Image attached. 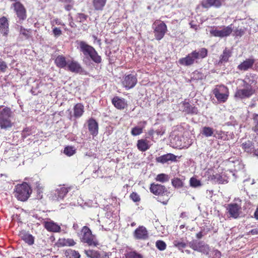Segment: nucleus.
I'll use <instances>...</instances> for the list:
<instances>
[{
	"mask_svg": "<svg viewBox=\"0 0 258 258\" xmlns=\"http://www.w3.org/2000/svg\"><path fill=\"white\" fill-rule=\"evenodd\" d=\"M190 185L194 188L199 187L202 186L201 182L195 177H191L189 180Z\"/></svg>",
	"mask_w": 258,
	"mask_h": 258,
	"instance_id": "a19ab883",
	"label": "nucleus"
},
{
	"mask_svg": "<svg viewBox=\"0 0 258 258\" xmlns=\"http://www.w3.org/2000/svg\"><path fill=\"white\" fill-rule=\"evenodd\" d=\"M233 30L232 25L224 27L222 29H213L210 31V34L215 37H225L230 35Z\"/></svg>",
	"mask_w": 258,
	"mask_h": 258,
	"instance_id": "9d476101",
	"label": "nucleus"
},
{
	"mask_svg": "<svg viewBox=\"0 0 258 258\" xmlns=\"http://www.w3.org/2000/svg\"><path fill=\"white\" fill-rule=\"evenodd\" d=\"M19 32L20 34L23 35L26 39H28L31 36V31L30 29H25L22 26H20Z\"/></svg>",
	"mask_w": 258,
	"mask_h": 258,
	"instance_id": "4c0bfd02",
	"label": "nucleus"
},
{
	"mask_svg": "<svg viewBox=\"0 0 258 258\" xmlns=\"http://www.w3.org/2000/svg\"><path fill=\"white\" fill-rule=\"evenodd\" d=\"M73 227L75 229H76L78 227V225L77 224H74Z\"/></svg>",
	"mask_w": 258,
	"mask_h": 258,
	"instance_id": "69168bd1",
	"label": "nucleus"
},
{
	"mask_svg": "<svg viewBox=\"0 0 258 258\" xmlns=\"http://www.w3.org/2000/svg\"><path fill=\"white\" fill-rule=\"evenodd\" d=\"M62 2L67 3V4H73L74 3L73 0H62Z\"/></svg>",
	"mask_w": 258,
	"mask_h": 258,
	"instance_id": "052dcab7",
	"label": "nucleus"
},
{
	"mask_svg": "<svg viewBox=\"0 0 258 258\" xmlns=\"http://www.w3.org/2000/svg\"><path fill=\"white\" fill-rule=\"evenodd\" d=\"M240 209L241 207L236 203L228 204L226 208L229 217L234 219H236L239 217Z\"/></svg>",
	"mask_w": 258,
	"mask_h": 258,
	"instance_id": "ddd939ff",
	"label": "nucleus"
},
{
	"mask_svg": "<svg viewBox=\"0 0 258 258\" xmlns=\"http://www.w3.org/2000/svg\"><path fill=\"white\" fill-rule=\"evenodd\" d=\"M177 156L171 153L164 154L156 158V162L162 164L168 162H175L177 161Z\"/></svg>",
	"mask_w": 258,
	"mask_h": 258,
	"instance_id": "dca6fc26",
	"label": "nucleus"
},
{
	"mask_svg": "<svg viewBox=\"0 0 258 258\" xmlns=\"http://www.w3.org/2000/svg\"><path fill=\"white\" fill-rule=\"evenodd\" d=\"M216 254L217 255V256H220L221 255V253L220 251L217 250L216 252Z\"/></svg>",
	"mask_w": 258,
	"mask_h": 258,
	"instance_id": "0e129e2a",
	"label": "nucleus"
},
{
	"mask_svg": "<svg viewBox=\"0 0 258 258\" xmlns=\"http://www.w3.org/2000/svg\"><path fill=\"white\" fill-rule=\"evenodd\" d=\"M76 244L75 241L71 238H59L57 242L58 247L72 246Z\"/></svg>",
	"mask_w": 258,
	"mask_h": 258,
	"instance_id": "bb28decb",
	"label": "nucleus"
},
{
	"mask_svg": "<svg viewBox=\"0 0 258 258\" xmlns=\"http://www.w3.org/2000/svg\"><path fill=\"white\" fill-rule=\"evenodd\" d=\"M134 236L136 239L145 240L148 238V232L146 227L141 226L135 230Z\"/></svg>",
	"mask_w": 258,
	"mask_h": 258,
	"instance_id": "4468645a",
	"label": "nucleus"
},
{
	"mask_svg": "<svg viewBox=\"0 0 258 258\" xmlns=\"http://www.w3.org/2000/svg\"><path fill=\"white\" fill-rule=\"evenodd\" d=\"M84 106L81 103H77L74 107V115L76 118L80 117L84 113Z\"/></svg>",
	"mask_w": 258,
	"mask_h": 258,
	"instance_id": "2f4dec72",
	"label": "nucleus"
},
{
	"mask_svg": "<svg viewBox=\"0 0 258 258\" xmlns=\"http://www.w3.org/2000/svg\"><path fill=\"white\" fill-rule=\"evenodd\" d=\"M9 24L7 18L3 17L0 18V32L3 36L7 37L9 32Z\"/></svg>",
	"mask_w": 258,
	"mask_h": 258,
	"instance_id": "6ab92c4d",
	"label": "nucleus"
},
{
	"mask_svg": "<svg viewBox=\"0 0 258 258\" xmlns=\"http://www.w3.org/2000/svg\"><path fill=\"white\" fill-rule=\"evenodd\" d=\"M45 228L49 231L57 232L60 230V227L53 221H47L44 223Z\"/></svg>",
	"mask_w": 258,
	"mask_h": 258,
	"instance_id": "a878e982",
	"label": "nucleus"
},
{
	"mask_svg": "<svg viewBox=\"0 0 258 258\" xmlns=\"http://www.w3.org/2000/svg\"><path fill=\"white\" fill-rule=\"evenodd\" d=\"M231 56V51L226 48L220 57V63H225L228 61L229 58Z\"/></svg>",
	"mask_w": 258,
	"mask_h": 258,
	"instance_id": "473e14b6",
	"label": "nucleus"
},
{
	"mask_svg": "<svg viewBox=\"0 0 258 258\" xmlns=\"http://www.w3.org/2000/svg\"><path fill=\"white\" fill-rule=\"evenodd\" d=\"M182 106L183 107V111L186 113L197 114L198 113V108L195 106H192L188 102H183Z\"/></svg>",
	"mask_w": 258,
	"mask_h": 258,
	"instance_id": "393cba45",
	"label": "nucleus"
},
{
	"mask_svg": "<svg viewBox=\"0 0 258 258\" xmlns=\"http://www.w3.org/2000/svg\"><path fill=\"white\" fill-rule=\"evenodd\" d=\"M150 191L158 196V201L163 205H166L169 199V191L164 186L160 184L152 183L150 184Z\"/></svg>",
	"mask_w": 258,
	"mask_h": 258,
	"instance_id": "f03ea898",
	"label": "nucleus"
},
{
	"mask_svg": "<svg viewBox=\"0 0 258 258\" xmlns=\"http://www.w3.org/2000/svg\"><path fill=\"white\" fill-rule=\"evenodd\" d=\"M155 180L157 181H159L160 182L164 183L167 181H168L169 180V176L168 175L166 174L165 173H161L158 174Z\"/></svg>",
	"mask_w": 258,
	"mask_h": 258,
	"instance_id": "c9c22d12",
	"label": "nucleus"
},
{
	"mask_svg": "<svg viewBox=\"0 0 258 258\" xmlns=\"http://www.w3.org/2000/svg\"><path fill=\"white\" fill-rule=\"evenodd\" d=\"M171 183L172 185L176 188H180L183 186V182L178 178H175L173 179Z\"/></svg>",
	"mask_w": 258,
	"mask_h": 258,
	"instance_id": "37998d69",
	"label": "nucleus"
},
{
	"mask_svg": "<svg viewBox=\"0 0 258 258\" xmlns=\"http://www.w3.org/2000/svg\"><path fill=\"white\" fill-rule=\"evenodd\" d=\"M156 246L160 250H164L166 247V243L162 240H157L156 242Z\"/></svg>",
	"mask_w": 258,
	"mask_h": 258,
	"instance_id": "09e8293b",
	"label": "nucleus"
},
{
	"mask_svg": "<svg viewBox=\"0 0 258 258\" xmlns=\"http://www.w3.org/2000/svg\"><path fill=\"white\" fill-rule=\"evenodd\" d=\"M244 31L242 29H237L235 31V34L237 36H241L242 35H243L244 34Z\"/></svg>",
	"mask_w": 258,
	"mask_h": 258,
	"instance_id": "864d4df0",
	"label": "nucleus"
},
{
	"mask_svg": "<svg viewBox=\"0 0 258 258\" xmlns=\"http://www.w3.org/2000/svg\"><path fill=\"white\" fill-rule=\"evenodd\" d=\"M68 192L67 188L64 186H59L53 192V199L55 200H62Z\"/></svg>",
	"mask_w": 258,
	"mask_h": 258,
	"instance_id": "f3484780",
	"label": "nucleus"
},
{
	"mask_svg": "<svg viewBox=\"0 0 258 258\" xmlns=\"http://www.w3.org/2000/svg\"><path fill=\"white\" fill-rule=\"evenodd\" d=\"M107 0H92V5L96 11H102L105 7Z\"/></svg>",
	"mask_w": 258,
	"mask_h": 258,
	"instance_id": "7c9ffc66",
	"label": "nucleus"
},
{
	"mask_svg": "<svg viewBox=\"0 0 258 258\" xmlns=\"http://www.w3.org/2000/svg\"><path fill=\"white\" fill-rule=\"evenodd\" d=\"M112 103L114 106L119 109H124L126 106L125 100L118 97H115L112 100Z\"/></svg>",
	"mask_w": 258,
	"mask_h": 258,
	"instance_id": "b1692460",
	"label": "nucleus"
},
{
	"mask_svg": "<svg viewBox=\"0 0 258 258\" xmlns=\"http://www.w3.org/2000/svg\"><path fill=\"white\" fill-rule=\"evenodd\" d=\"M242 149L248 153H252L254 151V143L250 141H247L241 144Z\"/></svg>",
	"mask_w": 258,
	"mask_h": 258,
	"instance_id": "c85d7f7f",
	"label": "nucleus"
},
{
	"mask_svg": "<svg viewBox=\"0 0 258 258\" xmlns=\"http://www.w3.org/2000/svg\"><path fill=\"white\" fill-rule=\"evenodd\" d=\"M52 32L55 37H58L61 34V30L59 28H54Z\"/></svg>",
	"mask_w": 258,
	"mask_h": 258,
	"instance_id": "603ef678",
	"label": "nucleus"
},
{
	"mask_svg": "<svg viewBox=\"0 0 258 258\" xmlns=\"http://www.w3.org/2000/svg\"><path fill=\"white\" fill-rule=\"evenodd\" d=\"M208 54V50L205 48H201L195 50L189 53L186 57L179 59L178 62L181 65L189 66L193 64L195 62H198V60L206 57Z\"/></svg>",
	"mask_w": 258,
	"mask_h": 258,
	"instance_id": "f257e3e1",
	"label": "nucleus"
},
{
	"mask_svg": "<svg viewBox=\"0 0 258 258\" xmlns=\"http://www.w3.org/2000/svg\"><path fill=\"white\" fill-rule=\"evenodd\" d=\"M213 94L218 101L225 102L228 99L229 91L224 85H219L214 89Z\"/></svg>",
	"mask_w": 258,
	"mask_h": 258,
	"instance_id": "6e6552de",
	"label": "nucleus"
},
{
	"mask_svg": "<svg viewBox=\"0 0 258 258\" xmlns=\"http://www.w3.org/2000/svg\"><path fill=\"white\" fill-rule=\"evenodd\" d=\"M125 258H143L141 254L136 251H130L125 254Z\"/></svg>",
	"mask_w": 258,
	"mask_h": 258,
	"instance_id": "c03bdc74",
	"label": "nucleus"
},
{
	"mask_svg": "<svg viewBox=\"0 0 258 258\" xmlns=\"http://www.w3.org/2000/svg\"><path fill=\"white\" fill-rule=\"evenodd\" d=\"M14 10L20 21H24L26 18V11L24 6L19 2L13 4Z\"/></svg>",
	"mask_w": 258,
	"mask_h": 258,
	"instance_id": "f8f14e48",
	"label": "nucleus"
},
{
	"mask_svg": "<svg viewBox=\"0 0 258 258\" xmlns=\"http://www.w3.org/2000/svg\"><path fill=\"white\" fill-rule=\"evenodd\" d=\"M149 141L146 140L141 139L138 141L137 147L138 149L142 152H145L148 150L150 146L148 144Z\"/></svg>",
	"mask_w": 258,
	"mask_h": 258,
	"instance_id": "c756f323",
	"label": "nucleus"
},
{
	"mask_svg": "<svg viewBox=\"0 0 258 258\" xmlns=\"http://www.w3.org/2000/svg\"><path fill=\"white\" fill-rule=\"evenodd\" d=\"M55 63L57 67L67 69L68 61L64 56L58 55L55 59Z\"/></svg>",
	"mask_w": 258,
	"mask_h": 258,
	"instance_id": "cd10ccee",
	"label": "nucleus"
},
{
	"mask_svg": "<svg viewBox=\"0 0 258 258\" xmlns=\"http://www.w3.org/2000/svg\"><path fill=\"white\" fill-rule=\"evenodd\" d=\"M202 134L206 137H209L213 135V130L208 126H205L203 128Z\"/></svg>",
	"mask_w": 258,
	"mask_h": 258,
	"instance_id": "79ce46f5",
	"label": "nucleus"
},
{
	"mask_svg": "<svg viewBox=\"0 0 258 258\" xmlns=\"http://www.w3.org/2000/svg\"><path fill=\"white\" fill-rule=\"evenodd\" d=\"M222 5V0H202L203 8H209L212 7L219 8Z\"/></svg>",
	"mask_w": 258,
	"mask_h": 258,
	"instance_id": "4be33fe9",
	"label": "nucleus"
},
{
	"mask_svg": "<svg viewBox=\"0 0 258 258\" xmlns=\"http://www.w3.org/2000/svg\"><path fill=\"white\" fill-rule=\"evenodd\" d=\"M63 153L66 155L71 156L75 153V150L72 147H67L64 148Z\"/></svg>",
	"mask_w": 258,
	"mask_h": 258,
	"instance_id": "de8ad7c7",
	"label": "nucleus"
},
{
	"mask_svg": "<svg viewBox=\"0 0 258 258\" xmlns=\"http://www.w3.org/2000/svg\"><path fill=\"white\" fill-rule=\"evenodd\" d=\"M38 184V183L37 182L36 184ZM36 187H37V188L38 189V191L40 189V188L39 187V184H38V185H36Z\"/></svg>",
	"mask_w": 258,
	"mask_h": 258,
	"instance_id": "338daca9",
	"label": "nucleus"
},
{
	"mask_svg": "<svg viewBox=\"0 0 258 258\" xmlns=\"http://www.w3.org/2000/svg\"><path fill=\"white\" fill-rule=\"evenodd\" d=\"M88 18V16L85 14L78 13L76 15V21L84 24Z\"/></svg>",
	"mask_w": 258,
	"mask_h": 258,
	"instance_id": "ea45409f",
	"label": "nucleus"
},
{
	"mask_svg": "<svg viewBox=\"0 0 258 258\" xmlns=\"http://www.w3.org/2000/svg\"><path fill=\"white\" fill-rule=\"evenodd\" d=\"M74 4V3L68 4L65 6V9L67 11H70L73 8Z\"/></svg>",
	"mask_w": 258,
	"mask_h": 258,
	"instance_id": "4d7b16f0",
	"label": "nucleus"
},
{
	"mask_svg": "<svg viewBox=\"0 0 258 258\" xmlns=\"http://www.w3.org/2000/svg\"><path fill=\"white\" fill-rule=\"evenodd\" d=\"M88 130L90 134L96 136L98 133V124L96 121L93 119H90L88 121Z\"/></svg>",
	"mask_w": 258,
	"mask_h": 258,
	"instance_id": "412c9836",
	"label": "nucleus"
},
{
	"mask_svg": "<svg viewBox=\"0 0 258 258\" xmlns=\"http://www.w3.org/2000/svg\"><path fill=\"white\" fill-rule=\"evenodd\" d=\"M203 235L202 232H200L198 233L196 235V237L198 239H201L203 237Z\"/></svg>",
	"mask_w": 258,
	"mask_h": 258,
	"instance_id": "bf43d9fd",
	"label": "nucleus"
},
{
	"mask_svg": "<svg viewBox=\"0 0 258 258\" xmlns=\"http://www.w3.org/2000/svg\"><path fill=\"white\" fill-rule=\"evenodd\" d=\"M252 153H253L254 156L258 157V149L255 150L254 149V151H252Z\"/></svg>",
	"mask_w": 258,
	"mask_h": 258,
	"instance_id": "e2e57ef3",
	"label": "nucleus"
},
{
	"mask_svg": "<svg viewBox=\"0 0 258 258\" xmlns=\"http://www.w3.org/2000/svg\"><path fill=\"white\" fill-rule=\"evenodd\" d=\"M185 215V213H182L180 215V217H183Z\"/></svg>",
	"mask_w": 258,
	"mask_h": 258,
	"instance_id": "774afa93",
	"label": "nucleus"
},
{
	"mask_svg": "<svg viewBox=\"0 0 258 258\" xmlns=\"http://www.w3.org/2000/svg\"><path fill=\"white\" fill-rule=\"evenodd\" d=\"M255 61V59L253 58L246 59L238 66L237 69L242 71H247L248 69L252 68Z\"/></svg>",
	"mask_w": 258,
	"mask_h": 258,
	"instance_id": "a211bd4d",
	"label": "nucleus"
},
{
	"mask_svg": "<svg viewBox=\"0 0 258 258\" xmlns=\"http://www.w3.org/2000/svg\"><path fill=\"white\" fill-rule=\"evenodd\" d=\"M249 233L251 234L252 235H257L258 234V227L251 229L249 232Z\"/></svg>",
	"mask_w": 258,
	"mask_h": 258,
	"instance_id": "6e6d98bb",
	"label": "nucleus"
},
{
	"mask_svg": "<svg viewBox=\"0 0 258 258\" xmlns=\"http://www.w3.org/2000/svg\"><path fill=\"white\" fill-rule=\"evenodd\" d=\"M8 69V66L5 61L0 59V73H5Z\"/></svg>",
	"mask_w": 258,
	"mask_h": 258,
	"instance_id": "8fccbe9b",
	"label": "nucleus"
},
{
	"mask_svg": "<svg viewBox=\"0 0 258 258\" xmlns=\"http://www.w3.org/2000/svg\"><path fill=\"white\" fill-rule=\"evenodd\" d=\"M90 57L94 62L97 63H99L101 62L102 59L100 55H98L97 52L95 49L91 52L89 55Z\"/></svg>",
	"mask_w": 258,
	"mask_h": 258,
	"instance_id": "f704fd0d",
	"label": "nucleus"
},
{
	"mask_svg": "<svg viewBox=\"0 0 258 258\" xmlns=\"http://www.w3.org/2000/svg\"><path fill=\"white\" fill-rule=\"evenodd\" d=\"M254 217L258 220V207L256 208L255 212H254Z\"/></svg>",
	"mask_w": 258,
	"mask_h": 258,
	"instance_id": "680f3d73",
	"label": "nucleus"
},
{
	"mask_svg": "<svg viewBox=\"0 0 258 258\" xmlns=\"http://www.w3.org/2000/svg\"><path fill=\"white\" fill-rule=\"evenodd\" d=\"M65 255L69 258H80L81 255L78 251L69 249L65 251Z\"/></svg>",
	"mask_w": 258,
	"mask_h": 258,
	"instance_id": "72a5a7b5",
	"label": "nucleus"
},
{
	"mask_svg": "<svg viewBox=\"0 0 258 258\" xmlns=\"http://www.w3.org/2000/svg\"><path fill=\"white\" fill-rule=\"evenodd\" d=\"M174 245L177 247L179 250L182 249V248H185L186 246V244L185 242L182 241L180 240H174L173 242Z\"/></svg>",
	"mask_w": 258,
	"mask_h": 258,
	"instance_id": "a18cd8bd",
	"label": "nucleus"
},
{
	"mask_svg": "<svg viewBox=\"0 0 258 258\" xmlns=\"http://www.w3.org/2000/svg\"><path fill=\"white\" fill-rule=\"evenodd\" d=\"M29 135V131L28 130L26 129L23 130L22 133V136L24 138H26L27 136Z\"/></svg>",
	"mask_w": 258,
	"mask_h": 258,
	"instance_id": "13d9d810",
	"label": "nucleus"
},
{
	"mask_svg": "<svg viewBox=\"0 0 258 258\" xmlns=\"http://www.w3.org/2000/svg\"><path fill=\"white\" fill-rule=\"evenodd\" d=\"M78 44V48L80 51L82 52L84 55L87 58H89V55L94 49V47L88 45L86 42L83 41L79 42Z\"/></svg>",
	"mask_w": 258,
	"mask_h": 258,
	"instance_id": "2eb2a0df",
	"label": "nucleus"
},
{
	"mask_svg": "<svg viewBox=\"0 0 258 258\" xmlns=\"http://www.w3.org/2000/svg\"><path fill=\"white\" fill-rule=\"evenodd\" d=\"M130 197L134 202H138L140 200L139 196L136 192H133L131 194Z\"/></svg>",
	"mask_w": 258,
	"mask_h": 258,
	"instance_id": "3c124183",
	"label": "nucleus"
},
{
	"mask_svg": "<svg viewBox=\"0 0 258 258\" xmlns=\"http://www.w3.org/2000/svg\"><path fill=\"white\" fill-rule=\"evenodd\" d=\"M153 29L155 38L158 40H161L166 32L167 26L163 22L159 20H156L153 24Z\"/></svg>",
	"mask_w": 258,
	"mask_h": 258,
	"instance_id": "0eeeda50",
	"label": "nucleus"
},
{
	"mask_svg": "<svg viewBox=\"0 0 258 258\" xmlns=\"http://www.w3.org/2000/svg\"><path fill=\"white\" fill-rule=\"evenodd\" d=\"M66 70L75 73H80L82 71V68L78 62L70 60H68V66Z\"/></svg>",
	"mask_w": 258,
	"mask_h": 258,
	"instance_id": "aec40b11",
	"label": "nucleus"
},
{
	"mask_svg": "<svg viewBox=\"0 0 258 258\" xmlns=\"http://www.w3.org/2000/svg\"><path fill=\"white\" fill-rule=\"evenodd\" d=\"M13 112L8 107L0 106V127L4 130H8L11 128L13 125L12 119L13 118Z\"/></svg>",
	"mask_w": 258,
	"mask_h": 258,
	"instance_id": "7ed1b4c3",
	"label": "nucleus"
},
{
	"mask_svg": "<svg viewBox=\"0 0 258 258\" xmlns=\"http://www.w3.org/2000/svg\"><path fill=\"white\" fill-rule=\"evenodd\" d=\"M143 133V128L139 126H135L133 127L131 131V134L134 136L140 135Z\"/></svg>",
	"mask_w": 258,
	"mask_h": 258,
	"instance_id": "49530a36",
	"label": "nucleus"
},
{
	"mask_svg": "<svg viewBox=\"0 0 258 258\" xmlns=\"http://www.w3.org/2000/svg\"><path fill=\"white\" fill-rule=\"evenodd\" d=\"M252 119L253 120L252 131L258 135V114H253Z\"/></svg>",
	"mask_w": 258,
	"mask_h": 258,
	"instance_id": "58836bf2",
	"label": "nucleus"
},
{
	"mask_svg": "<svg viewBox=\"0 0 258 258\" xmlns=\"http://www.w3.org/2000/svg\"><path fill=\"white\" fill-rule=\"evenodd\" d=\"M82 236L80 238L82 242L87 243L89 246H97L99 244L95 236L92 234L91 230L87 226H84L81 230Z\"/></svg>",
	"mask_w": 258,
	"mask_h": 258,
	"instance_id": "423d86ee",
	"label": "nucleus"
},
{
	"mask_svg": "<svg viewBox=\"0 0 258 258\" xmlns=\"http://www.w3.org/2000/svg\"><path fill=\"white\" fill-rule=\"evenodd\" d=\"M213 177L214 179L219 183H223L222 177L219 174H217L215 175H213Z\"/></svg>",
	"mask_w": 258,
	"mask_h": 258,
	"instance_id": "5fc2aeb1",
	"label": "nucleus"
},
{
	"mask_svg": "<svg viewBox=\"0 0 258 258\" xmlns=\"http://www.w3.org/2000/svg\"><path fill=\"white\" fill-rule=\"evenodd\" d=\"M242 88L237 89L234 97L240 99H243L250 98L255 93V89L251 84L243 80V84L241 85Z\"/></svg>",
	"mask_w": 258,
	"mask_h": 258,
	"instance_id": "20e7f679",
	"label": "nucleus"
},
{
	"mask_svg": "<svg viewBox=\"0 0 258 258\" xmlns=\"http://www.w3.org/2000/svg\"><path fill=\"white\" fill-rule=\"evenodd\" d=\"M85 253L86 255L90 258H98L99 251L95 250H85Z\"/></svg>",
	"mask_w": 258,
	"mask_h": 258,
	"instance_id": "e433bc0d",
	"label": "nucleus"
},
{
	"mask_svg": "<svg viewBox=\"0 0 258 258\" xmlns=\"http://www.w3.org/2000/svg\"><path fill=\"white\" fill-rule=\"evenodd\" d=\"M31 193L30 186L24 182L21 184H17L15 188L14 195L18 200L21 201H26Z\"/></svg>",
	"mask_w": 258,
	"mask_h": 258,
	"instance_id": "39448f33",
	"label": "nucleus"
},
{
	"mask_svg": "<svg viewBox=\"0 0 258 258\" xmlns=\"http://www.w3.org/2000/svg\"><path fill=\"white\" fill-rule=\"evenodd\" d=\"M21 239H23L28 244L31 245L34 242V237L28 232L22 231L19 234Z\"/></svg>",
	"mask_w": 258,
	"mask_h": 258,
	"instance_id": "5701e85b",
	"label": "nucleus"
},
{
	"mask_svg": "<svg viewBox=\"0 0 258 258\" xmlns=\"http://www.w3.org/2000/svg\"><path fill=\"white\" fill-rule=\"evenodd\" d=\"M137 83L136 75L130 74L125 76L122 82V85L126 89H130L135 87Z\"/></svg>",
	"mask_w": 258,
	"mask_h": 258,
	"instance_id": "9b49d317",
	"label": "nucleus"
},
{
	"mask_svg": "<svg viewBox=\"0 0 258 258\" xmlns=\"http://www.w3.org/2000/svg\"><path fill=\"white\" fill-rule=\"evenodd\" d=\"M189 247L194 250L202 252L206 254H208L210 251L209 245L205 243L203 241L193 240L189 243Z\"/></svg>",
	"mask_w": 258,
	"mask_h": 258,
	"instance_id": "1a4fd4ad",
	"label": "nucleus"
}]
</instances>
